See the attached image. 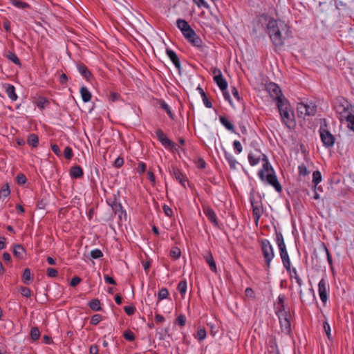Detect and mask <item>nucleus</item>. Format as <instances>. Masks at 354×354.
Listing matches in <instances>:
<instances>
[{"label": "nucleus", "mask_w": 354, "mask_h": 354, "mask_svg": "<svg viewBox=\"0 0 354 354\" xmlns=\"http://www.w3.org/2000/svg\"><path fill=\"white\" fill-rule=\"evenodd\" d=\"M23 281L25 284L28 285L32 281V277L31 276V272L29 268H26L24 271L23 275Z\"/></svg>", "instance_id": "obj_37"}, {"label": "nucleus", "mask_w": 354, "mask_h": 354, "mask_svg": "<svg viewBox=\"0 0 354 354\" xmlns=\"http://www.w3.org/2000/svg\"><path fill=\"white\" fill-rule=\"evenodd\" d=\"M70 175L74 178H79L83 176V170L78 165L72 167L70 170Z\"/></svg>", "instance_id": "obj_25"}, {"label": "nucleus", "mask_w": 354, "mask_h": 354, "mask_svg": "<svg viewBox=\"0 0 354 354\" xmlns=\"http://www.w3.org/2000/svg\"><path fill=\"white\" fill-rule=\"evenodd\" d=\"M322 180V175L319 171H315L313 174V183L317 186Z\"/></svg>", "instance_id": "obj_44"}, {"label": "nucleus", "mask_w": 354, "mask_h": 354, "mask_svg": "<svg viewBox=\"0 0 354 354\" xmlns=\"http://www.w3.org/2000/svg\"><path fill=\"white\" fill-rule=\"evenodd\" d=\"M257 20L261 24L267 22L266 32L275 47H281L284 44L285 39L289 37L290 32V28L287 24L282 20L274 19L265 13L260 15Z\"/></svg>", "instance_id": "obj_1"}, {"label": "nucleus", "mask_w": 354, "mask_h": 354, "mask_svg": "<svg viewBox=\"0 0 354 354\" xmlns=\"http://www.w3.org/2000/svg\"><path fill=\"white\" fill-rule=\"evenodd\" d=\"M186 323V317L183 315H180L176 319V324L180 326H184Z\"/></svg>", "instance_id": "obj_52"}, {"label": "nucleus", "mask_w": 354, "mask_h": 354, "mask_svg": "<svg viewBox=\"0 0 354 354\" xmlns=\"http://www.w3.org/2000/svg\"><path fill=\"white\" fill-rule=\"evenodd\" d=\"M290 272V275L291 278H294L299 286V288L301 287L303 282L301 278L299 277L297 274V271L295 268H293L292 269L290 268V271H288Z\"/></svg>", "instance_id": "obj_39"}, {"label": "nucleus", "mask_w": 354, "mask_h": 354, "mask_svg": "<svg viewBox=\"0 0 354 354\" xmlns=\"http://www.w3.org/2000/svg\"><path fill=\"white\" fill-rule=\"evenodd\" d=\"M124 310L128 315H132L136 311V308L133 306H124Z\"/></svg>", "instance_id": "obj_61"}, {"label": "nucleus", "mask_w": 354, "mask_h": 354, "mask_svg": "<svg viewBox=\"0 0 354 354\" xmlns=\"http://www.w3.org/2000/svg\"><path fill=\"white\" fill-rule=\"evenodd\" d=\"M266 90L269 93L270 97L277 101V105L279 104V101L280 100H287V99L283 97L279 86L277 84L274 82L268 84L266 85Z\"/></svg>", "instance_id": "obj_7"}, {"label": "nucleus", "mask_w": 354, "mask_h": 354, "mask_svg": "<svg viewBox=\"0 0 354 354\" xmlns=\"http://www.w3.org/2000/svg\"><path fill=\"white\" fill-rule=\"evenodd\" d=\"M197 90L199 91V93L201 94V95L202 97V99H203V103H204L205 106L207 108H212V104L211 101L209 100V99L207 98V97L205 91H203V89L201 86H198L197 87Z\"/></svg>", "instance_id": "obj_30"}, {"label": "nucleus", "mask_w": 354, "mask_h": 354, "mask_svg": "<svg viewBox=\"0 0 354 354\" xmlns=\"http://www.w3.org/2000/svg\"><path fill=\"white\" fill-rule=\"evenodd\" d=\"M124 337L128 341H133L135 339V335L131 330H126L124 333Z\"/></svg>", "instance_id": "obj_55"}, {"label": "nucleus", "mask_w": 354, "mask_h": 354, "mask_svg": "<svg viewBox=\"0 0 354 354\" xmlns=\"http://www.w3.org/2000/svg\"><path fill=\"white\" fill-rule=\"evenodd\" d=\"M224 156L225 158L228 162L230 169H236V165H239V162L236 161L235 158L229 152L224 150Z\"/></svg>", "instance_id": "obj_21"}, {"label": "nucleus", "mask_w": 354, "mask_h": 354, "mask_svg": "<svg viewBox=\"0 0 354 354\" xmlns=\"http://www.w3.org/2000/svg\"><path fill=\"white\" fill-rule=\"evenodd\" d=\"M26 177L24 174H19L17 177H16V180H17V183L19 184V185H24L26 183Z\"/></svg>", "instance_id": "obj_54"}, {"label": "nucleus", "mask_w": 354, "mask_h": 354, "mask_svg": "<svg viewBox=\"0 0 354 354\" xmlns=\"http://www.w3.org/2000/svg\"><path fill=\"white\" fill-rule=\"evenodd\" d=\"M250 202L252 207L254 220L257 223L263 212V204L259 198L257 200L254 196H250Z\"/></svg>", "instance_id": "obj_8"}, {"label": "nucleus", "mask_w": 354, "mask_h": 354, "mask_svg": "<svg viewBox=\"0 0 354 354\" xmlns=\"http://www.w3.org/2000/svg\"><path fill=\"white\" fill-rule=\"evenodd\" d=\"M10 194V188L8 184L4 185L0 189V198H6Z\"/></svg>", "instance_id": "obj_41"}, {"label": "nucleus", "mask_w": 354, "mask_h": 354, "mask_svg": "<svg viewBox=\"0 0 354 354\" xmlns=\"http://www.w3.org/2000/svg\"><path fill=\"white\" fill-rule=\"evenodd\" d=\"M286 297L284 295H279L277 299V302L275 304L276 314L277 316L283 315L284 313H287L285 310L284 301Z\"/></svg>", "instance_id": "obj_15"}, {"label": "nucleus", "mask_w": 354, "mask_h": 354, "mask_svg": "<svg viewBox=\"0 0 354 354\" xmlns=\"http://www.w3.org/2000/svg\"><path fill=\"white\" fill-rule=\"evenodd\" d=\"M25 253V249L21 245H16L13 250L14 256L19 259H22Z\"/></svg>", "instance_id": "obj_32"}, {"label": "nucleus", "mask_w": 354, "mask_h": 354, "mask_svg": "<svg viewBox=\"0 0 354 354\" xmlns=\"http://www.w3.org/2000/svg\"><path fill=\"white\" fill-rule=\"evenodd\" d=\"M4 57H6L8 59L15 64L16 65L21 66V62L19 59L17 57V56L15 55V53L10 51L6 50L5 51L3 54Z\"/></svg>", "instance_id": "obj_24"}, {"label": "nucleus", "mask_w": 354, "mask_h": 354, "mask_svg": "<svg viewBox=\"0 0 354 354\" xmlns=\"http://www.w3.org/2000/svg\"><path fill=\"white\" fill-rule=\"evenodd\" d=\"M196 337L199 341L203 340L206 337V331L204 328H199L197 331Z\"/></svg>", "instance_id": "obj_49"}, {"label": "nucleus", "mask_w": 354, "mask_h": 354, "mask_svg": "<svg viewBox=\"0 0 354 354\" xmlns=\"http://www.w3.org/2000/svg\"><path fill=\"white\" fill-rule=\"evenodd\" d=\"M263 153H261L259 151L255 150L254 152H250L248 154V161L252 166H254L257 165L260 160H262Z\"/></svg>", "instance_id": "obj_16"}, {"label": "nucleus", "mask_w": 354, "mask_h": 354, "mask_svg": "<svg viewBox=\"0 0 354 354\" xmlns=\"http://www.w3.org/2000/svg\"><path fill=\"white\" fill-rule=\"evenodd\" d=\"M99 349L98 346L96 344L91 345L89 348L90 354H98Z\"/></svg>", "instance_id": "obj_64"}, {"label": "nucleus", "mask_w": 354, "mask_h": 354, "mask_svg": "<svg viewBox=\"0 0 354 354\" xmlns=\"http://www.w3.org/2000/svg\"><path fill=\"white\" fill-rule=\"evenodd\" d=\"M80 94L82 98V100L84 102H88L91 99V93L88 90V88L86 86H82L80 88Z\"/></svg>", "instance_id": "obj_28"}, {"label": "nucleus", "mask_w": 354, "mask_h": 354, "mask_svg": "<svg viewBox=\"0 0 354 354\" xmlns=\"http://www.w3.org/2000/svg\"><path fill=\"white\" fill-rule=\"evenodd\" d=\"M318 292L320 299L325 304L328 300V288L326 281L324 279H322L318 283Z\"/></svg>", "instance_id": "obj_13"}, {"label": "nucleus", "mask_w": 354, "mask_h": 354, "mask_svg": "<svg viewBox=\"0 0 354 354\" xmlns=\"http://www.w3.org/2000/svg\"><path fill=\"white\" fill-rule=\"evenodd\" d=\"M264 181H266L269 185H272L277 192H281L282 187L277 180L274 171L268 173L266 175L265 174Z\"/></svg>", "instance_id": "obj_12"}, {"label": "nucleus", "mask_w": 354, "mask_h": 354, "mask_svg": "<svg viewBox=\"0 0 354 354\" xmlns=\"http://www.w3.org/2000/svg\"><path fill=\"white\" fill-rule=\"evenodd\" d=\"M288 313H284V314L278 316L281 330L286 334H289L291 331V325L288 319Z\"/></svg>", "instance_id": "obj_11"}, {"label": "nucleus", "mask_w": 354, "mask_h": 354, "mask_svg": "<svg viewBox=\"0 0 354 354\" xmlns=\"http://www.w3.org/2000/svg\"><path fill=\"white\" fill-rule=\"evenodd\" d=\"M347 122V127L354 132V115L351 112L349 114L343 118Z\"/></svg>", "instance_id": "obj_31"}, {"label": "nucleus", "mask_w": 354, "mask_h": 354, "mask_svg": "<svg viewBox=\"0 0 354 354\" xmlns=\"http://www.w3.org/2000/svg\"><path fill=\"white\" fill-rule=\"evenodd\" d=\"M46 272L49 277H56L58 274L57 270L52 268H48Z\"/></svg>", "instance_id": "obj_58"}, {"label": "nucleus", "mask_w": 354, "mask_h": 354, "mask_svg": "<svg viewBox=\"0 0 354 354\" xmlns=\"http://www.w3.org/2000/svg\"><path fill=\"white\" fill-rule=\"evenodd\" d=\"M177 289L182 295L185 294L186 290H187L186 281H180L179 283L178 284Z\"/></svg>", "instance_id": "obj_46"}, {"label": "nucleus", "mask_w": 354, "mask_h": 354, "mask_svg": "<svg viewBox=\"0 0 354 354\" xmlns=\"http://www.w3.org/2000/svg\"><path fill=\"white\" fill-rule=\"evenodd\" d=\"M169 295V291L167 288H162L158 295L159 300L167 299Z\"/></svg>", "instance_id": "obj_47"}, {"label": "nucleus", "mask_w": 354, "mask_h": 354, "mask_svg": "<svg viewBox=\"0 0 354 354\" xmlns=\"http://www.w3.org/2000/svg\"><path fill=\"white\" fill-rule=\"evenodd\" d=\"M158 103H159L160 107L167 112V113L168 114L169 117L171 119H174V115L171 112L169 105L164 100H159Z\"/></svg>", "instance_id": "obj_36"}, {"label": "nucleus", "mask_w": 354, "mask_h": 354, "mask_svg": "<svg viewBox=\"0 0 354 354\" xmlns=\"http://www.w3.org/2000/svg\"><path fill=\"white\" fill-rule=\"evenodd\" d=\"M64 155L66 159H68V160L71 159V158L73 156L72 149L68 146L66 147L64 149Z\"/></svg>", "instance_id": "obj_50"}, {"label": "nucleus", "mask_w": 354, "mask_h": 354, "mask_svg": "<svg viewBox=\"0 0 354 354\" xmlns=\"http://www.w3.org/2000/svg\"><path fill=\"white\" fill-rule=\"evenodd\" d=\"M102 320V316L99 314H95L92 316L91 319V324L93 325H97Z\"/></svg>", "instance_id": "obj_51"}, {"label": "nucleus", "mask_w": 354, "mask_h": 354, "mask_svg": "<svg viewBox=\"0 0 354 354\" xmlns=\"http://www.w3.org/2000/svg\"><path fill=\"white\" fill-rule=\"evenodd\" d=\"M233 147L236 153H240L241 152H242L243 148L239 141L234 140L233 142Z\"/></svg>", "instance_id": "obj_53"}, {"label": "nucleus", "mask_w": 354, "mask_h": 354, "mask_svg": "<svg viewBox=\"0 0 354 354\" xmlns=\"http://www.w3.org/2000/svg\"><path fill=\"white\" fill-rule=\"evenodd\" d=\"M188 41L190 42L193 46L196 47H201L203 44V41L201 37L194 32V35L192 36L188 39Z\"/></svg>", "instance_id": "obj_29"}, {"label": "nucleus", "mask_w": 354, "mask_h": 354, "mask_svg": "<svg viewBox=\"0 0 354 354\" xmlns=\"http://www.w3.org/2000/svg\"><path fill=\"white\" fill-rule=\"evenodd\" d=\"M261 250L266 264V268L268 270L270 267V263L274 257V252L272 245L268 239H261L260 241Z\"/></svg>", "instance_id": "obj_4"}, {"label": "nucleus", "mask_w": 354, "mask_h": 354, "mask_svg": "<svg viewBox=\"0 0 354 354\" xmlns=\"http://www.w3.org/2000/svg\"><path fill=\"white\" fill-rule=\"evenodd\" d=\"M156 135L157 137V139L160 142V143L167 149H171V150H176V145L173 141L169 140L165 133L160 129H158L156 131Z\"/></svg>", "instance_id": "obj_9"}, {"label": "nucleus", "mask_w": 354, "mask_h": 354, "mask_svg": "<svg viewBox=\"0 0 354 354\" xmlns=\"http://www.w3.org/2000/svg\"><path fill=\"white\" fill-rule=\"evenodd\" d=\"M277 106L283 123L288 128L293 127L295 124L294 115L288 100H280Z\"/></svg>", "instance_id": "obj_2"}, {"label": "nucleus", "mask_w": 354, "mask_h": 354, "mask_svg": "<svg viewBox=\"0 0 354 354\" xmlns=\"http://www.w3.org/2000/svg\"><path fill=\"white\" fill-rule=\"evenodd\" d=\"M298 170L299 175L301 176H306L307 174H309V171H308L306 167L304 164L299 166Z\"/></svg>", "instance_id": "obj_56"}, {"label": "nucleus", "mask_w": 354, "mask_h": 354, "mask_svg": "<svg viewBox=\"0 0 354 354\" xmlns=\"http://www.w3.org/2000/svg\"><path fill=\"white\" fill-rule=\"evenodd\" d=\"M298 117L299 118H305L307 116L306 115V106L304 102H300L297 104V107Z\"/></svg>", "instance_id": "obj_35"}, {"label": "nucleus", "mask_w": 354, "mask_h": 354, "mask_svg": "<svg viewBox=\"0 0 354 354\" xmlns=\"http://www.w3.org/2000/svg\"><path fill=\"white\" fill-rule=\"evenodd\" d=\"M166 53H167V56L169 57L171 61L173 62V64L176 66V68L180 72V59H179L178 55H176V53L174 50H172L169 48H167L166 50Z\"/></svg>", "instance_id": "obj_17"}, {"label": "nucleus", "mask_w": 354, "mask_h": 354, "mask_svg": "<svg viewBox=\"0 0 354 354\" xmlns=\"http://www.w3.org/2000/svg\"><path fill=\"white\" fill-rule=\"evenodd\" d=\"M219 120L221 123L230 131L234 133V125L228 120V119L224 116L221 115L219 117Z\"/></svg>", "instance_id": "obj_26"}, {"label": "nucleus", "mask_w": 354, "mask_h": 354, "mask_svg": "<svg viewBox=\"0 0 354 354\" xmlns=\"http://www.w3.org/2000/svg\"><path fill=\"white\" fill-rule=\"evenodd\" d=\"M77 68L79 73L87 80L88 81L90 78L92 77V74L91 71L88 69V68L82 63H78L77 64Z\"/></svg>", "instance_id": "obj_19"}, {"label": "nucleus", "mask_w": 354, "mask_h": 354, "mask_svg": "<svg viewBox=\"0 0 354 354\" xmlns=\"http://www.w3.org/2000/svg\"><path fill=\"white\" fill-rule=\"evenodd\" d=\"M203 212L205 215L207 217V218L209 220L212 224L218 227V223L217 220V216L214 212V211L208 206H204L203 208Z\"/></svg>", "instance_id": "obj_14"}, {"label": "nucleus", "mask_w": 354, "mask_h": 354, "mask_svg": "<svg viewBox=\"0 0 354 354\" xmlns=\"http://www.w3.org/2000/svg\"><path fill=\"white\" fill-rule=\"evenodd\" d=\"M189 31L187 30L186 31H184V32H182L183 36L188 40L190 37H192V35H194L195 31L191 28V26L189 27Z\"/></svg>", "instance_id": "obj_60"}, {"label": "nucleus", "mask_w": 354, "mask_h": 354, "mask_svg": "<svg viewBox=\"0 0 354 354\" xmlns=\"http://www.w3.org/2000/svg\"><path fill=\"white\" fill-rule=\"evenodd\" d=\"M181 255V251L178 247H173L170 250V256L174 259H178Z\"/></svg>", "instance_id": "obj_42"}, {"label": "nucleus", "mask_w": 354, "mask_h": 354, "mask_svg": "<svg viewBox=\"0 0 354 354\" xmlns=\"http://www.w3.org/2000/svg\"><path fill=\"white\" fill-rule=\"evenodd\" d=\"M263 168L259 171L258 175L262 181L265 180V174L274 171L272 167L270 164L268 159L266 155H263Z\"/></svg>", "instance_id": "obj_10"}, {"label": "nucleus", "mask_w": 354, "mask_h": 354, "mask_svg": "<svg viewBox=\"0 0 354 354\" xmlns=\"http://www.w3.org/2000/svg\"><path fill=\"white\" fill-rule=\"evenodd\" d=\"M335 109L339 115V119L343 120L346 114H349L352 112V105L351 103L344 97H339L336 100L335 103Z\"/></svg>", "instance_id": "obj_5"}, {"label": "nucleus", "mask_w": 354, "mask_h": 354, "mask_svg": "<svg viewBox=\"0 0 354 354\" xmlns=\"http://www.w3.org/2000/svg\"><path fill=\"white\" fill-rule=\"evenodd\" d=\"M88 306L94 311H100L102 308L100 306V301L98 299H93L88 303Z\"/></svg>", "instance_id": "obj_38"}, {"label": "nucleus", "mask_w": 354, "mask_h": 354, "mask_svg": "<svg viewBox=\"0 0 354 354\" xmlns=\"http://www.w3.org/2000/svg\"><path fill=\"white\" fill-rule=\"evenodd\" d=\"M82 279L79 277H74L72 278L70 285L72 287L76 286L77 284H79L81 282Z\"/></svg>", "instance_id": "obj_63"}, {"label": "nucleus", "mask_w": 354, "mask_h": 354, "mask_svg": "<svg viewBox=\"0 0 354 354\" xmlns=\"http://www.w3.org/2000/svg\"><path fill=\"white\" fill-rule=\"evenodd\" d=\"M124 164V160L122 158H120V157H118L115 159V162H114V167H115L116 168H120Z\"/></svg>", "instance_id": "obj_62"}, {"label": "nucleus", "mask_w": 354, "mask_h": 354, "mask_svg": "<svg viewBox=\"0 0 354 354\" xmlns=\"http://www.w3.org/2000/svg\"><path fill=\"white\" fill-rule=\"evenodd\" d=\"M40 336V332L37 327H33L30 330V337L32 340L35 341L37 340L39 338Z\"/></svg>", "instance_id": "obj_45"}, {"label": "nucleus", "mask_w": 354, "mask_h": 354, "mask_svg": "<svg viewBox=\"0 0 354 354\" xmlns=\"http://www.w3.org/2000/svg\"><path fill=\"white\" fill-rule=\"evenodd\" d=\"M204 258L207 263L209 265L210 270L214 272H216L217 268L212 253L210 252H207L204 255Z\"/></svg>", "instance_id": "obj_20"}, {"label": "nucleus", "mask_w": 354, "mask_h": 354, "mask_svg": "<svg viewBox=\"0 0 354 354\" xmlns=\"http://www.w3.org/2000/svg\"><path fill=\"white\" fill-rule=\"evenodd\" d=\"M319 131L324 146L326 148L332 147L335 144V138L327 129V124L325 119H324V124H321Z\"/></svg>", "instance_id": "obj_6"}, {"label": "nucleus", "mask_w": 354, "mask_h": 354, "mask_svg": "<svg viewBox=\"0 0 354 354\" xmlns=\"http://www.w3.org/2000/svg\"><path fill=\"white\" fill-rule=\"evenodd\" d=\"M110 205L115 214H119L120 218H121V216L123 214L126 216V212L123 210L122 205L116 200H114L111 203H110Z\"/></svg>", "instance_id": "obj_23"}, {"label": "nucleus", "mask_w": 354, "mask_h": 354, "mask_svg": "<svg viewBox=\"0 0 354 354\" xmlns=\"http://www.w3.org/2000/svg\"><path fill=\"white\" fill-rule=\"evenodd\" d=\"M323 328L324 329V331L328 337V339L330 338L331 333H330V326L329 324L327 322H324L323 323Z\"/></svg>", "instance_id": "obj_57"}, {"label": "nucleus", "mask_w": 354, "mask_h": 354, "mask_svg": "<svg viewBox=\"0 0 354 354\" xmlns=\"http://www.w3.org/2000/svg\"><path fill=\"white\" fill-rule=\"evenodd\" d=\"M276 242L279 247L283 266L287 271H290V261L284 243L283 237L282 234L277 231H276Z\"/></svg>", "instance_id": "obj_3"}, {"label": "nucleus", "mask_w": 354, "mask_h": 354, "mask_svg": "<svg viewBox=\"0 0 354 354\" xmlns=\"http://www.w3.org/2000/svg\"><path fill=\"white\" fill-rule=\"evenodd\" d=\"M21 293L23 296L28 298L31 296V291L27 287H21Z\"/></svg>", "instance_id": "obj_59"}, {"label": "nucleus", "mask_w": 354, "mask_h": 354, "mask_svg": "<svg viewBox=\"0 0 354 354\" xmlns=\"http://www.w3.org/2000/svg\"><path fill=\"white\" fill-rule=\"evenodd\" d=\"M27 142L29 145H31L34 147H36L39 142V138L38 136L36 134H30L28 137Z\"/></svg>", "instance_id": "obj_40"}, {"label": "nucleus", "mask_w": 354, "mask_h": 354, "mask_svg": "<svg viewBox=\"0 0 354 354\" xmlns=\"http://www.w3.org/2000/svg\"><path fill=\"white\" fill-rule=\"evenodd\" d=\"M214 80L221 91L227 89V82L224 79L223 75H217L216 76H214Z\"/></svg>", "instance_id": "obj_22"}, {"label": "nucleus", "mask_w": 354, "mask_h": 354, "mask_svg": "<svg viewBox=\"0 0 354 354\" xmlns=\"http://www.w3.org/2000/svg\"><path fill=\"white\" fill-rule=\"evenodd\" d=\"M177 27L180 30L181 32L188 30L189 31V24L184 19H178L176 21Z\"/></svg>", "instance_id": "obj_33"}, {"label": "nucleus", "mask_w": 354, "mask_h": 354, "mask_svg": "<svg viewBox=\"0 0 354 354\" xmlns=\"http://www.w3.org/2000/svg\"><path fill=\"white\" fill-rule=\"evenodd\" d=\"M306 115L307 116H314L317 113V106L313 102H306Z\"/></svg>", "instance_id": "obj_27"}, {"label": "nucleus", "mask_w": 354, "mask_h": 354, "mask_svg": "<svg viewBox=\"0 0 354 354\" xmlns=\"http://www.w3.org/2000/svg\"><path fill=\"white\" fill-rule=\"evenodd\" d=\"M103 256L102 252L99 249H95L91 252V257L93 259H99Z\"/></svg>", "instance_id": "obj_48"}, {"label": "nucleus", "mask_w": 354, "mask_h": 354, "mask_svg": "<svg viewBox=\"0 0 354 354\" xmlns=\"http://www.w3.org/2000/svg\"><path fill=\"white\" fill-rule=\"evenodd\" d=\"M12 3L18 8L24 9L29 7V5L27 3L20 0H12Z\"/></svg>", "instance_id": "obj_43"}, {"label": "nucleus", "mask_w": 354, "mask_h": 354, "mask_svg": "<svg viewBox=\"0 0 354 354\" xmlns=\"http://www.w3.org/2000/svg\"><path fill=\"white\" fill-rule=\"evenodd\" d=\"M172 174L183 187H185V182L187 181V178L177 167H174L172 168Z\"/></svg>", "instance_id": "obj_18"}, {"label": "nucleus", "mask_w": 354, "mask_h": 354, "mask_svg": "<svg viewBox=\"0 0 354 354\" xmlns=\"http://www.w3.org/2000/svg\"><path fill=\"white\" fill-rule=\"evenodd\" d=\"M6 92L7 93V95L12 101H15L17 99V95L15 93V88L14 87V86H12L11 84H8L6 88Z\"/></svg>", "instance_id": "obj_34"}]
</instances>
